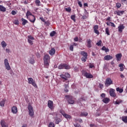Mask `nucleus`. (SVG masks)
<instances>
[{"mask_svg": "<svg viewBox=\"0 0 127 127\" xmlns=\"http://www.w3.org/2000/svg\"><path fill=\"white\" fill-rule=\"evenodd\" d=\"M64 87H65V89H67V88H68L69 86L67 84H65Z\"/></svg>", "mask_w": 127, "mask_h": 127, "instance_id": "nucleus-64", "label": "nucleus"}, {"mask_svg": "<svg viewBox=\"0 0 127 127\" xmlns=\"http://www.w3.org/2000/svg\"><path fill=\"white\" fill-rule=\"evenodd\" d=\"M28 81L29 84H31L35 88H37V85L35 83V81H34V80H33V78H32L31 77V78H28Z\"/></svg>", "mask_w": 127, "mask_h": 127, "instance_id": "nucleus-7", "label": "nucleus"}, {"mask_svg": "<svg viewBox=\"0 0 127 127\" xmlns=\"http://www.w3.org/2000/svg\"><path fill=\"white\" fill-rule=\"evenodd\" d=\"M33 40H29L28 39V42L29 43V44H31V45H32L33 44Z\"/></svg>", "mask_w": 127, "mask_h": 127, "instance_id": "nucleus-46", "label": "nucleus"}, {"mask_svg": "<svg viewBox=\"0 0 127 127\" xmlns=\"http://www.w3.org/2000/svg\"><path fill=\"white\" fill-rule=\"evenodd\" d=\"M55 121H56V124L57 125H58L59 123H61V122L62 121V120H61V119L60 118H57V117H56L55 119Z\"/></svg>", "mask_w": 127, "mask_h": 127, "instance_id": "nucleus-29", "label": "nucleus"}, {"mask_svg": "<svg viewBox=\"0 0 127 127\" xmlns=\"http://www.w3.org/2000/svg\"><path fill=\"white\" fill-rule=\"evenodd\" d=\"M122 2H124L125 3H126L127 0H121Z\"/></svg>", "mask_w": 127, "mask_h": 127, "instance_id": "nucleus-63", "label": "nucleus"}, {"mask_svg": "<svg viewBox=\"0 0 127 127\" xmlns=\"http://www.w3.org/2000/svg\"><path fill=\"white\" fill-rule=\"evenodd\" d=\"M116 6L117 8H120V7L122 6V4H121V3H117Z\"/></svg>", "mask_w": 127, "mask_h": 127, "instance_id": "nucleus-45", "label": "nucleus"}, {"mask_svg": "<svg viewBox=\"0 0 127 127\" xmlns=\"http://www.w3.org/2000/svg\"><path fill=\"white\" fill-rule=\"evenodd\" d=\"M119 67L120 68V71L121 72H123V71H124V64H119Z\"/></svg>", "mask_w": 127, "mask_h": 127, "instance_id": "nucleus-34", "label": "nucleus"}, {"mask_svg": "<svg viewBox=\"0 0 127 127\" xmlns=\"http://www.w3.org/2000/svg\"><path fill=\"white\" fill-rule=\"evenodd\" d=\"M94 66L93 64L90 63L89 64V68H94Z\"/></svg>", "mask_w": 127, "mask_h": 127, "instance_id": "nucleus-53", "label": "nucleus"}, {"mask_svg": "<svg viewBox=\"0 0 127 127\" xmlns=\"http://www.w3.org/2000/svg\"><path fill=\"white\" fill-rule=\"evenodd\" d=\"M5 103V100H2L0 102V107H4V104Z\"/></svg>", "mask_w": 127, "mask_h": 127, "instance_id": "nucleus-33", "label": "nucleus"}, {"mask_svg": "<svg viewBox=\"0 0 127 127\" xmlns=\"http://www.w3.org/2000/svg\"><path fill=\"white\" fill-rule=\"evenodd\" d=\"M28 110L29 111V115L30 117H33V116H34V111L33 110V107L31 105H29L28 106Z\"/></svg>", "mask_w": 127, "mask_h": 127, "instance_id": "nucleus-5", "label": "nucleus"}, {"mask_svg": "<svg viewBox=\"0 0 127 127\" xmlns=\"http://www.w3.org/2000/svg\"><path fill=\"white\" fill-rule=\"evenodd\" d=\"M106 20L111 21V17H108L106 19Z\"/></svg>", "mask_w": 127, "mask_h": 127, "instance_id": "nucleus-61", "label": "nucleus"}, {"mask_svg": "<svg viewBox=\"0 0 127 127\" xmlns=\"http://www.w3.org/2000/svg\"><path fill=\"white\" fill-rule=\"evenodd\" d=\"M74 70L75 71V72H78V71H79V68H78V67L75 66L74 68Z\"/></svg>", "mask_w": 127, "mask_h": 127, "instance_id": "nucleus-52", "label": "nucleus"}, {"mask_svg": "<svg viewBox=\"0 0 127 127\" xmlns=\"http://www.w3.org/2000/svg\"><path fill=\"white\" fill-rule=\"evenodd\" d=\"M65 97H66V100L69 104H70L71 105H73L74 104V103H75V101L74 100V99L73 98V96L66 95V96H65Z\"/></svg>", "mask_w": 127, "mask_h": 127, "instance_id": "nucleus-4", "label": "nucleus"}, {"mask_svg": "<svg viewBox=\"0 0 127 127\" xmlns=\"http://www.w3.org/2000/svg\"><path fill=\"white\" fill-rule=\"evenodd\" d=\"M26 16L31 22L34 23L35 22V17L34 15H32V13L30 11H27L26 14Z\"/></svg>", "mask_w": 127, "mask_h": 127, "instance_id": "nucleus-1", "label": "nucleus"}, {"mask_svg": "<svg viewBox=\"0 0 127 127\" xmlns=\"http://www.w3.org/2000/svg\"><path fill=\"white\" fill-rule=\"evenodd\" d=\"M113 80H112L110 77L107 78L105 81L106 87H109V86H111V85H113Z\"/></svg>", "mask_w": 127, "mask_h": 127, "instance_id": "nucleus-6", "label": "nucleus"}, {"mask_svg": "<svg viewBox=\"0 0 127 127\" xmlns=\"http://www.w3.org/2000/svg\"><path fill=\"white\" fill-rule=\"evenodd\" d=\"M0 125L1 127H8L7 124L3 120L0 121Z\"/></svg>", "mask_w": 127, "mask_h": 127, "instance_id": "nucleus-16", "label": "nucleus"}, {"mask_svg": "<svg viewBox=\"0 0 127 127\" xmlns=\"http://www.w3.org/2000/svg\"><path fill=\"white\" fill-rule=\"evenodd\" d=\"M48 107L51 110H53V101L51 100H49L48 101Z\"/></svg>", "mask_w": 127, "mask_h": 127, "instance_id": "nucleus-13", "label": "nucleus"}, {"mask_svg": "<svg viewBox=\"0 0 127 127\" xmlns=\"http://www.w3.org/2000/svg\"><path fill=\"white\" fill-rule=\"evenodd\" d=\"M82 75H83V76L84 77H86V78H87V79H92V78H93V75H92V74L90 73H88L87 72V71H84L82 73Z\"/></svg>", "mask_w": 127, "mask_h": 127, "instance_id": "nucleus-9", "label": "nucleus"}, {"mask_svg": "<svg viewBox=\"0 0 127 127\" xmlns=\"http://www.w3.org/2000/svg\"><path fill=\"white\" fill-rule=\"evenodd\" d=\"M88 116V113L87 112H81L80 116V117H87Z\"/></svg>", "mask_w": 127, "mask_h": 127, "instance_id": "nucleus-30", "label": "nucleus"}, {"mask_svg": "<svg viewBox=\"0 0 127 127\" xmlns=\"http://www.w3.org/2000/svg\"><path fill=\"white\" fill-rule=\"evenodd\" d=\"M29 62L30 64H34V63H35L34 59H33V58H30V59L29 60Z\"/></svg>", "mask_w": 127, "mask_h": 127, "instance_id": "nucleus-31", "label": "nucleus"}, {"mask_svg": "<svg viewBox=\"0 0 127 127\" xmlns=\"http://www.w3.org/2000/svg\"><path fill=\"white\" fill-rule=\"evenodd\" d=\"M55 125H54V123L51 122L49 125V127H55Z\"/></svg>", "mask_w": 127, "mask_h": 127, "instance_id": "nucleus-44", "label": "nucleus"}, {"mask_svg": "<svg viewBox=\"0 0 127 127\" xmlns=\"http://www.w3.org/2000/svg\"><path fill=\"white\" fill-rule=\"evenodd\" d=\"M74 127H81V125H80V124H77V123H75L73 125Z\"/></svg>", "mask_w": 127, "mask_h": 127, "instance_id": "nucleus-51", "label": "nucleus"}, {"mask_svg": "<svg viewBox=\"0 0 127 127\" xmlns=\"http://www.w3.org/2000/svg\"><path fill=\"white\" fill-rule=\"evenodd\" d=\"M13 23L15 24V25H18L19 24V21L18 20H14L13 21Z\"/></svg>", "mask_w": 127, "mask_h": 127, "instance_id": "nucleus-37", "label": "nucleus"}, {"mask_svg": "<svg viewBox=\"0 0 127 127\" xmlns=\"http://www.w3.org/2000/svg\"><path fill=\"white\" fill-rule=\"evenodd\" d=\"M77 3L80 7H82L83 6V4H82V2L81 1H78Z\"/></svg>", "mask_w": 127, "mask_h": 127, "instance_id": "nucleus-50", "label": "nucleus"}, {"mask_svg": "<svg viewBox=\"0 0 127 127\" xmlns=\"http://www.w3.org/2000/svg\"><path fill=\"white\" fill-rule=\"evenodd\" d=\"M40 19H41V20H42V21H43V22H45V19H44V18L43 17H40Z\"/></svg>", "mask_w": 127, "mask_h": 127, "instance_id": "nucleus-59", "label": "nucleus"}, {"mask_svg": "<svg viewBox=\"0 0 127 127\" xmlns=\"http://www.w3.org/2000/svg\"><path fill=\"white\" fill-rule=\"evenodd\" d=\"M80 55H81L82 58L81 59L82 62H86L88 60V53L84 51H81L80 52Z\"/></svg>", "mask_w": 127, "mask_h": 127, "instance_id": "nucleus-2", "label": "nucleus"}, {"mask_svg": "<svg viewBox=\"0 0 127 127\" xmlns=\"http://www.w3.org/2000/svg\"><path fill=\"white\" fill-rule=\"evenodd\" d=\"M124 29H125V26H124V25H120L118 26V30L119 32H123Z\"/></svg>", "mask_w": 127, "mask_h": 127, "instance_id": "nucleus-20", "label": "nucleus"}, {"mask_svg": "<svg viewBox=\"0 0 127 127\" xmlns=\"http://www.w3.org/2000/svg\"><path fill=\"white\" fill-rule=\"evenodd\" d=\"M122 102H123V100L121 99H118L114 102V104L115 105H120V104H121V103H122Z\"/></svg>", "mask_w": 127, "mask_h": 127, "instance_id": "nucleus-28", "label": "nucleus"}, {"mask_svg": "<svg viewBox=\"0 0 127 127\" xmlns=\"http://www.w3.org/2000/svg\"><path fill=\"white\" fill-rule=\"evenodd\" d=\"M78 122L79 123H83V120L81 119H78Z\"/></svg>", "mask_w": 127, "mask_h": 127, "instance_id": "nucleus-62", "label": "nucleus"}, {"mask_svg": "<svg viewBox=\"0 0 127 127\" xmlns=\"http://www.w3.org/2000/svg\"><path fill=\"white\" fill-rule=\"evenodd\" d=\"M50 61H44V66L45 68H48L49 67V63Z\"/></svg>", "mask_w": 127, "mask_h": 127, "instance_id": "nucleus-23", "label": "nucleus"}, {"mask_svg": "<svg viewBox=\"0 0 127 127\" xmlns=\"http://www.w3.org/2000/svg\"><path fill=\"white\" fill-rule=\"evenodd\" d=\"M44 61H50V57L49 55H45L44 57Z\"/></svg>", "mask_w": 127, "mask_h": 127, "instance_id": "nucleus-25", "label": "nucleus"}, {"mask_svg": "<svg viewBox=\"0 0 127 127\" xmlns=\"http://www.w3.org/2000/svg\"><path fill=\"white\" fill-rule=\"evenodd\" d=\"M55 34H56V32H55V31H53L52 32H51L50 35L52 37H53V36H54L55 35Z\"/></svg>", "mask_w": 127, "mask_h": 127, "instance_id": "nucleus-39", "label": "nucleus"}, {"mask_svg": "<svg viewBox=\"0 0 127 127\" xmlns=\"http://www.w3.org/2000/svg\"><path fill=\"white\" fill-rule=\"evenodd\" d=\"M62 115L64 117V118L66 119V120H71V119H72V117H71V116H70L67 114L62 113Z\"/></svg>", "mask_w": 127, "mask_h": 127, "instance_id": "nucleus-17", "label": "nucleus"}, {"mask_svg": "<svg viewBox=\"0 0 127 127\" xmlns=\"http://www.w3.org/2000/svg\"><path fill=\"white\" fill-rule=\"evenodd\" d=\"M21 20L22 21V25H25L26 23H28V21H27V20H25L23 18H21Z\"/></svg>", "mask_w": 127, "mask_h": 127, "instance_id": "nucleus-27", "label": "nucleus"}, {"mask_svg": "<svg viewBox=\"0 0 127 127\" xmlns=\"http://www.w3.org/2000/svg\"><path fill=\"white\" fill-rule=\"evenodd\" d=\"M86 42V46L87 48H91V47H92V41L90 39H87Z\"/></svg>", "mask_w": 127, "mask_h": 127, "instance_id": "nucleus-14", "label": "nucleus"}, {"mask_svg": "<svg viewBox=\"0 0 127 127\" xmlns=\"http://www.w3.org/2000/svg\"><path fill=\"white\" fill-rule=\"evenodd\" d=\"M123 57V55L121 53L118 54L116 55V58L117 59V61H120L122 59V57Z\"/></svg>", "mask_w": 127, "mask_h": 127, "instance_id": "nucleus-18", "label": "nucleus"}, {"mask_svg": "<svg viewBox=\"0 0 127 127\" xmlns=\"http://www.w3.org/2000/svg\"><path fill=\"white\" fill-rule=\"evenodd\" d=\"M116 91L117 92H119V93H122L123 92H124V89L118 87L116 88Z\"/></svg>", "mask_w": 127, "mask_h": 127, "instance_id": "nucleus-32", "label": "nucleus"}, {"mask_svg": "<svg viewBox=\"0 0 127 127\" xmlns=\"http://www.w3.org/2000/svg\"><path fill=\"white\" fill-rule=\"evenodd\" d=\"M35 3L36 4V5H37V6H39V5H40V0H35Z\"/></svg>", "mask_w": 127, "mask_h": 127, "instance_id": "nucleus-41", "label": "nucleus"}, {"mask_svg": "<svg viewBox=\"0 0 127 127\" xmlns=\"http://www.w3.org/2000/svg\"><path fill=\"white\" fill-rule=\"evenodd\" d=\"M59 69H70V66L65 64H61L59 66Z\"/></svg>", "mask_w": 127, "mask_h": 127, "instance_id": "nucleus-10", "label": "nucleus"}, {"mask_svg": "<svg viewBox=\"0 0 127 127\" xmlns=\"http://www.w3.org/2000/svg\"><path fill=\"white\" fill-rule=\"evenodd\" d=\"M1 45L2 47L3 48L6 47V43H5V42H4V41L1 42Z\"/></svg>", "mask_w": 127, "mask_h": 127, "instance_id": "nucleus-36", "label": "nucleus"}, {"mask_svg": "<svg viewBox=\"0 0 127 127\" xmlns=\"http://www.w3.org/2000/svg\"><path fill=\"white\" fill-rule=\"evenodd\" d=\"M111 23V26L112 27H116V25L114 23H112V22H110Z\"/></svg>", "mask_w": 127, "mask_h": 127, "instance_id": "nucleus-57", "label": "nucleus"}, {"mask_svg": "<svg viewBox=\"0 0 127 127\" xmlns=\"http://www.w3.org/2000/svg\"><path fill=\"white\" fill-rule=\"evenodd\" d=\"M102 50H103V51H105V52H109V51H110V50H109L108 48H106V47L103 46L102 48Z\"/></svg>", "mask_w": 127, "mask_h": 127, "instance_id": "nucleus-35", "label": "nucleus"}, {"mask_svg": "<svg viewBox=\"0 0 127 127\" xmlns=\"http://www.w3.org/2000/svg\"><path fill=\"white\" fill-rule=\"evenodd\" d=\"M105 32L107 34V35H110V30H109L108 28H106Z\"/></svg>", "mask_w": 127, "mask_h": 127, "instance_id": "nucleus-38", "label": "nucleus"}, {"mask_svg": "<svg viewBox=\"0 0 127 127\" xmlns=\"http://www.w3.org/2000/svg\"><path fill=\"white\" fill-rule=\"evenodd\" d=\"M61 78H62V81L63 82H65V81H67L68 78H70V75L67 72H66L64 74H61L60 75Z\"/></svg>", "mask_w": 127, "mask_h": 127, "instance_id": "nucleus-3", "label": "nucleus"}, {"mask_svg": "<svg viewBox=\"0 0 127 127\" xmlns=\"http://www.w3.org/2000/svg\"><path fill=\"white\" fill-rule=\"evenodd\" d=\"M99 88H100V89H103L104 88V85L100 83L99 84Z\"/></svg>", "mask_w": 127, "mask_h": 127, "instance_id": "nucleus-58", "label": "nucleus"}, {"mask_svg": "<svg viewBox=\"0 0 127 127\" xmlns=\"http://www.w3.org/2000/svg\"><path fill=\"white\" fill-rule=\"evenodd\" d=\"M69 50H70V51H74V46H73V45L69 46Z\"/></svg>", "mask_w": 127, "mask_h": 127, "instance_id": "nucleus-48", "label": "nucleus"}, {"mask_svg": "<svg viewBox=\"0 0 127 127\" xmlns=\"http://www.w3.org/2000/svg\"><path fill=\"white\" fill-rule=\"evenodd\" d=\"M0 11H2L3 12L6 11V8L1 5H0Z\"/></svg>", "mask_w": 127, "mask_h": 127, "instance_id": "nucleus-26", "label": "nucleus"}, {"mask_svg": "<svg viewBox=\"0 0 127 127\" xmlns=\"http://www.w3.org/2000/svg\"><path fill=\"white\" fill-rule=\"evenodd\" d=\"M101 44H102V40H100L96 43V45H97V46H101Z\"/></svg>", "mask_w": 127, "mask_h": 127, "instance_id": "nucleus-49", "label": "nucleus"}, {"mask_svg": "<svg viewBox=\"0 0 127 127\" xmlns=\"http://www.w3.org/2000/svg\"><path fill=\"white\" fill-rule=\"evenodd\" d=\"M49 54L51 56H53V55L55 54V49H54V48H52L49 51Z\"/></svg>", "mask_w": 127, "mask_h": 127, "instance_id": "nucleus-22", "label": "nucleus"}, {"mask_svg": "<svg viewBox=\"0 0 127 127\" xmlns=\"http://www.w3.org/2000/svg\"><path fill=\"white\" fill-rule=\"evenodd\" d=\"M115 92H116V90L113 88L110 89L109 91V94L111 97H113V98H115L116 97L117 95L116 94V93H115Z\"/></svg>", "mask_w": 127, "mask_h": 127, "instance_id": "nucleus-11", "label": "nucleus"}, {"mask_svg": "<svg viewBox=\"0 0 127 127\" xmlns=\"http://www.w3.org/2000/svg\"><path fill=\"white\" fill-rule=\"evenodd\" d=\"M82 18L83 19H87V18H88V16L87 15H83L82 17Z\"/></svg>", "mask_w": 127, "mask_h": 127, "instance_id": "nucleus-55", "label": "nucleus"}, {"mask_svg": "<svg viewBox=\"0 0 127 127\" xmlns=\"http://www.w3.org/2000/svg\"><path fill=\"white\" fill-rule=\"evenodd\" d=\"M71 19H72V20H73V21H76V19L75 18H76V16H75V15H72L70 17Z\"/></svg>", "mask_w": 127, "mask_h": 127, "instance_id": "nucleus-40", "label": "nucleus"}, {"mask_svg": "<svg viewBox=\"0 0 127 127\" xmlns=\"http://www.w3.org/2000/svg\"><path fill=\"white\" fill-rule=\"evenodd\" d=\"M4 64L6 70H10V65H9L8 60L7 59H5L4 60Z\"/></svg>", "mask_w": 127, "mask_h": 127, "instance_id": "nucleus-8", "label": "nucleus"}, {"mask_svg": "<svg viewBox=\"0 0 127 127\" xmlns=\"http://www.w3.org/2000/svg\"><path fill=\"white\" fill-rule=\"evenodd\" d=\"M122 121H123L124 123H127V117H123Z\"/></svg>", "mask_w": 127, "mask_h": 127, "instance_id": "nucleus-43", "label": "nucleus"}, {"mask_svg": "<svg viewBox=\"0 0 127 127\" xmlns=\"http://www.w3.org/2000/svg\"><path fill=\"white\" fill-rule=\"evenodd\" d=\"M74 40L75 42H77L79 40V39H78L77 37H76L75 38H74Z\"/></svg>", "mask_w": 127, "mask_h": 127, "instance_id": "nucleus-60", "label": "nucleus"}, {"mask_svg": "<svg viewBox=\"0 0 127 127\" xmlns=\"http://www.w3.org/2000/svg\"><path fill=\"white\" fill-rule=\"evenodd\" d=\"M102 102L104 103V104H109V102H110V98H104L102 100Z\"/></svg>", "mask_w": 127, "mask_h": 127, "instance_id": "nucleus-24", "label": "nucleus"}, {"mask_svg": "<svg viewBox=\"0 0 127 127\" xmlns=\"http://www.w3.org/2000/svg\"><path fill=\"white\" fill-rule=\"evenodd\" d=\"M11 14H12V15H15V14H16V11L12 10L11 11Z\"/></svg>", "mask_w": 127, "mask_h": 127, "instance_id": "nucleus-54", "label": "nucleus"}, {"mask_svg": "<svg viewBox=\"0 0 127 127\" xmlns=\"http://www.w3.org/2000/svg\"><path fill=\"white\" fill-rule=\"evenodd\" d=\"M101 98H103L104 99H105V97H106V94L105 93L101 94Z\"/></svg>", "mask_w": 127, "mask_h": 127, "instance_id": "nucleus-56", "label": "nucleus"}, {"mask_svg": "<svg viewBox=\"0 0 127 127\" xmlns=\"http://www.w3.org/2000/svg\"><path fill=\"white\" fill-rule=\"evenodd\" d=\"M113 59V57L110 55H107L104 57V60L106 61H110V60H112Z\"/></svg>", "mask_w": 127, "mask_h": 127, "instance_id": "nucleus-19", "label": "nucleus"}, {"mask_svg": "<svg viewBox=\"0 0 127 127\" xmlns=\"http://www.w3.org/2000/svg\"><path fill=\"white\" fill-rule=\"evenodd\" d=\"M11 112L13 114H16L17 113V108L15 106H13L11 108Z\"/></svg>", "mask_w": 127, "mask_h": 127, "instance_id": "nucleus-21", "label": "nucleus"}, {"mask_svg": "<svg viewBox=\"0 0 127 127\" xmlns=\"http://www.w3.org/2000/svg\"><path fill=\"white\" fill-rule=\"evenodd\" d=\"M28 39L30 40H34V37H32L31 35L28 36Z\"/></svg>", "mask_w": 127, "mask_h": 127, "instance_id": "nucleus-42", "label": "nucleus"}, {"mask_svg": "<svg viewBox=\"0 0 127 127\" xmlns=\"http://www.w3.org/2000/svg\"><path fill=\"white\" fill-rule=\"evenodd\" d=\"M65 10L67 12H71V7H69L68 8H65Z\"/></svg>", "mask_w": 127, "mask_h": 127, "instance_id": "nucleus-47", "label": "nucleus"}, {"mask_svg": "<svg viewBox=\"0 0 127 127\" xmlns=\"http://www.w3.org/2000/svg\"><path fill=\"white\" fill-rule=\"evenodd\" d=\"M99 26L98 25H95L94 27V31L96 33V34H97V35H99L100 34V32H99Z\"/></svg>", "mask_w": 127, "mask_h": 127, "instance_id": "nucleus-15", "label": "nucleus"}, {"mask_svg": "<svg viewBox=\"0 0 127 127\" xmlns=\"http://www.w3.org/2000/svg\"><path fill=\"white\" fill-rule=\"evenodd\" d=\"M125 13V11L124 10H118L116 11L115 12V14H117V15H119V16H121L123 15Z\"/></svg>", "mask_w": 127, "mask_h": 127, "instance_id": "nucleus-12", "label": "nucleus"}]
</instances>
